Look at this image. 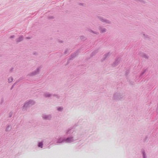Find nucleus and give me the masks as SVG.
<instances>
[{"label":"nucleus","instance_id":"obj_6","mask_svg":"<svg viewBox=\"0 0 158 158\" xmlns=\"http://www.w3.org/2000/svg\"><path fill=\"white\" fill-rule=\"evenodd\" d=\"M40 69V67H38L36 70L30 73L28 75L30 76H32L36 75L39 73Z\"/></svg>","mask_w":158,"mask_h":158},{"label":"nucleus","instance_id":"obj_34","mask_svg":"<svg viewBox=\"0 0 158 158\" xmlns=\"http://www.w3.org/2000/svg\"><path fill=\"white\" fill-rule=\"evenodd\" d=\"M13 69H13V68H11V69H10V72H12L13 71Z\"/></svg>","mask_w":158,"mask_h":158},{"label":"nucleus","instance_id":"obj_38","mask_svg":"<svg viewBox=\"0 0 158 158\" xmlns=\"http://www.w3.org/2000/svg\"><path fill=\"white\" fill-rule=\"evenodd\" d=\"M27 39H30V38L29 37H27Z\"/></svg>","mask_w":158,"mask_h":158},{"label":"nucleus","instance_id":"obj_17","mask_svg":"<svg viewBox=\"0 0 158 158\" xmlns=\"http://www.w3.org/2000/svg\"><path fill=\"white\" fill-rule=\"evenodd\" d=\"M141 152L143 155V158H147L145 150L143 149H142L141 150Z\"/></svg>","mask_w":158,"mask_h":158},{"label":"nucleus","instance_id":"obj_33","mask_svg":"<svg viewBox=\"0 0 158 158\" xmlns=\"http://www.w3.org/2000/svg\"><path fill=\"white\" fill-rule=\"evenodd\" d=\"M15 37V36L14 35H11L10 36V38L11 39L14 38Z\"/></svg>","mask_w":158,"mask_h":158},{"label":"nucleus","instance_id":"obj_12","mask_svg":"<svg viewBox=\"0 0 158 158\" xmlns=\"http://www.w3.org/2000/svg\"><path fill=\"white\" fill-rule=\"evenodd\" d=\"M23 36L21 35L19 38L16 39V41L17 43H19L21 41L23 40Z\"/></svg>","mask_w":158,"mask_h":158},{"label":"nucleus","instance_id":"obj_14","mask_svg":"<svg viewBox=\"0 0 158 158\" xmlns=\"http://www.w3.org/2000/svg\"><path fill=\"white\" fill-rule=\"evenodd\" d=\"M52 94H50L48 92L44 93V96L45 98H50L52 96Z\"/></svg>","mask_w":158,"mask_h":158},{"label":"nucleus","instance_id":"obj_32","mask_svg":"<svg viewBox=\"0 0 158 158\" xmlns=\"http://www.w3.org/2000/svg\"><path fill=\"white\" fill-rule=\"evenodd\" d=\"M3 102H4L3 99V98H2L1 100V104Z\"/></svg>","mask_w":158,"mask_h":158},{"label":"nucleus","instance_id":"obj_26","mask_svg":"<svg viewBox=\"0 0 158 158\" xmlns=\"http://www.w3.org/2000/svg\"><path fill=\"white\" fill-rule=\"evenodd\" d=\"M129 70L128 69L126 70L125 73V75L127 76L129 73Z\"/></svg>","mask_w":158,"mask_h":158},{"label":"nucleus","instance_id":"obj_22","mask_svg":"<svg viewBox=\"0 0 158 158\" xmlns=\"http://www.w3.org/2000/svg\"><path fill=\"white\" fill-rule=\"evenodd\" d=\"M13 81V78L12 77H9L8 79V81L9 83H10Z\"/></svg>","mask_w":158,"mask_h":158},{"label":"nucleus","instance_id":"obj_2","mask_svg":"<svg viewBox=\"0 0 158 158\" xmlns=\"http://www.w3.org/2000/svg\"><path fill=\"white\" fill-rule=\"evenodd\" d=\"M124 97V95L123 94L116 92L113 95V99L115 100H119L123 99Z\"/></svg>","mask_w":158,"mask_h":158},{"label":"nucleus","instance_id":"obj_5","mask_svg":"<svg viewBox=\"0 0 158 158\" xmlns=\"http://www.w3.org/2000/svg\"><path fill=\"white\" fill-rule=\"evenodd\" d=\"M81 50V49H79L78 50L76 51L73 54H72L70 57L69 58L68 62L69 60H72L73 58L75 57L77 55L78 52L80 51Z\"/></svg>","mask_w":158,"mask_h":158},{"label":"nucleus","instance_id":"obj_4","mask_svg":"<svg viewBox=\"0 0 158 158\" xmlns=\"http://www.w3.org/2000/svg\"><path fill=\"white\" fill-rule=\"evenodd\" d=\"M42 119L45 120H51L52 118V115L51 114H43L42 115Z\"/></svg>","mask_w":158,"mask_h":158},{"label":"nucleus","instance_id":"obj_21","mask_svg":"<svg viewBox=\"0 0 158 158\" xmlns=\"http://www.w3.org/2000/svg\"><path fill=\"white\" fill-rule=\"evenodd\" d=\"M11 129V128H10V126L9 125H8L6 127V131H10Z\"/></svg>","mask_w":158,"mask_h":158},{"label":"nucleus","instance_id":"obj_35","mask_svg":"<svg viewBox=\"0 0 158 158\" xmlns=\"http://www.w3.org/2000/svg\"><path fill=\"white\" fill-rule=\"evenodd\" d=\"M130 84H131V85H133V82H130Z\"/></svg>","mask_w":158,"mask_h":158},{"label":"nucleus","instance_id":"obj_3","mask_svg":"<svg viewBox=\"0 0 158 158\" xmlns=\"http://www.w3.org/2000/svg\"><path fill=\"white\" fill-rule=\"evenodd\" d=\"M78 139V138L75 139L72 135H71L67 138H65V143H73Z\"/></svg>","mask_w":158,"mask_h":158},{"label":"nucleus","instance_id":"obj_10","mask_svg":"<svg viewBox=\"0 0 158 158\" xmlns=\"http://www.w3.org/2000/svg\"><path fill=\"white\" fill-rule=\"evenodd\" d=\"M73 131L72 130V128H69L65 131V134L67 136H70V135L73 133Z\"/></svg>","mask_w":158,"mask_h":158},{"label":"nucleus","instance_id":"obj_18","mask_svg":"<svg viewBox=\"0 0 158 158\" xmlns=\"http://www.w3.org/2000/svg\"><path fill=\"white\" fill-rule=\"evenodd\" d=\"M141 56L145 58L146 59H148V56L144 53H142L141 54Z\"/></svg>","mask_w":158,"mask_h":158},{"label":"nucleus","instance_id":"obj_28","mask_svg":"<svg viewBox=\"0 0 158 158\" xmlns=\"http://www.w3.org/2000/svg\"><path fill=\"white\" fill-rule=\"evenodd\" d=\"M91 31L94 33V34H99V33L98 32H96V31H92V30H91Z\"/></svg>","mask_w":158,"mask_h":158},{"label":"nucleus","instance_id":"obj_15","mask_svg":"<svg viewBox=\"0 0 158 158\" xmlns=\"http://www.w3.org/2000/svg\"><path fill=\"white\" fill-rule=\"evenodd\" d=\"M110 55V52H108L107 53H106L104 55V57H103V58L101 60V61H104V60H106V58H107V57L109 55Z\"/></svg>","mask_w":158,"mask_h":158},{"label":"nucleus","instance_id":"obj_16","mask_svg":"<svg viewBox=\"0 0 158 158\" xmlns=\"http://www.w3.org/2000/svg\"><path fill=\"white\" fill-rule=\"evenodd\" d=\"M99 29L100 32L102 33L105 32L106 31V29L105 28H102L101 27H99Z\"/></svg>","mask_w":158,"mask_h":158},{"label":"nucleus","instance_id":"obj_36","mask_svg":"<svg viewBox=\"0 0 158 158\" xmlns=\"http://www.w3.org/2000/svg\"><path fill=\"white\" fill-rule=\"evenodd\" d=\"M147 139V137H146L145 138V139L144 140V141H145L146 140V139Z\"/></svg>","mask_w":158,"mask_h":158},{"label":"nucleus","instance_id":"obj_20","mask_svg":"<svg viewBox=\"0 0 158 158\" xmlns=\"http://www.w3.org/2000/svg\"><path fill=\"white\" fill-rule=\"evenodd\" d=\"M80 39L82 41H84L85 40L86 38L84 36H81L80 37Z\"/></svg>","mask_w":158,"mask_h":158},{"label":"nucleus","instance_id":"obj_39","mask_svg":"<svg viewBox=\"0 0 158 158\" xmlns=\"http://www.w3.org/2000/svg\"><path fill=\"white\" fill-rule=\"evenodd\" d=\"M81 4V5H83V4H82V3H81V4Z\"/></svg>","mask_w":158,"mask_h":158},{"label":"nucleus","instance_id":"obj_19","mask_svg":"<svg viewBox=\"0 0 158 158\" xmlns=\"http://www.w3.org/2000/svg\"><path fill=\"white\" fill-rule=\"evenodd\" d=\"M98 52V49L96 50H94V52H92V54L91 55V56H94L96 53H97Z\"/></svg>","mask_w":158,"mask_h":158},{"label":"nucleus","instance_id":"obj_9","mask_svg":"<svg viewBox=\"0 0 158 158\" xmlns=\"http://www.w3.org/2000/svg\"><path fill=\"white\" fill-rule=\"evenodd\" d=\"M146 71H147V69H145L144 70H143V71L142 72V73L140 74V76H139L138 79H136L135 80L136 82H138L139 81L140 79L141 78H142L143 75L145 73Z\"/></svg>","mask_w":158,"mask_h":158},{"label":"nucleus","instance_id":"obj_31","mask_svg":"<svg viewBox=\"0 0 158 158\" xmlns=\"http://www.w3.org/2000/svg\"><path fill=\"white\" fill-rule=\"evenodd\" d=\"M143 35L144 36V37L145 38H148V35H145L144 34H143Z\"/></svg>","mask_w":158,"mask_h":158},{"label":"nucleus","instance_id":"obj_13","mask_svg":"<svg viewBox=\"0 0 158 158\" xmlns=\"http://www.w3.org/2000/svg\"><path fill=\"white\" fill-rule=\"evenodd\" d=\"M43 141H42L38 143L37 146L38 148H42L43 146Z\"/></svg>","mask_w":158,"mask_h":158},{"label":"nucleus","instance_id":"obj_29","mask_svg":"<svg viewBox=\"0 0 158 158\" xmlns=\"http://www.w3.org/2000/svg\"><path fill=\"white\" fill-rule=\"evenodd\" d=\"M15 84H16V83H15L14 84L12 85L11 87V88L10 90H11L13 88L14 86L15 85Z\"/></svg>","mask_w":158,"mask_h":158},{"label":"nucleus","instance_id":"obj_25","mask_svg":"<svg viewBox=\"0 0 158 158\" xmlns=\"http://www.w3.org/2000/svg\"><path fill=\"white\" fill-rule=\"evenodd\" d=\"M52 96L56 97L57 98H59L60 97L59 95L55 94H52Z\"/></svg>","mask_w":158,"mask_h":158},{"label":"nucleus","instance_id":"obj_37","mask_svg":"<svg viewBox=\"0 0 158 158\" xmlns=\"http://www.w3.org/2000/svg\"><path fill=\"white\" fill-rule=\"evenodd\" d=\"M59 42L60 43H62L63 42V41H62L59 40Z\"/></svg>","mask_w":158,"mask_h":158},{"label":"nucleus","instance_id":"obj_23","mask_svg":"<svg viewBox=\"0 0 158 158\" xmlns=\"http://www.w3.org/2000/svg\"><path fill=\"white\" fill-rule=\"evenodd\" d=\"M69 53V50L68 49H66L64 52V54L65 55L68 54Z\"/></svg>","mask_w":158,"mask_h":158},{"label":"nucleus","instance_id":"obj_7","mask_svg":"<svg viewBox=\"0 0 158 158\" xmlns=\"http://www.w3.org/2000/svg\"><path fill=\"white\" fill-rule=\"evenodd\" d=\"M65 143V138L60 137L57 139L56 143L57 144H60Z\"/></svg>","mask_w":158,"mask_h":158},{"label":"nucleus","instance_id":"obj_40","mask_svg":"<svg viewBox=\"0 0 158 158\" xmlns=\"http://www.w3.org/2000/svg\"><path fill=\"white\" fill-rule=\"evenodd\" d=\"M34 55H35V53H34Z\"/></svg>","mask_w":158,"mask_h":158},{"label":"nucleus","instance_id":"obj_27","mask_svg":"<svg viewBox=\"0 0 158 158\" xmlns=\"http://www.w3.org/2000/svg\"><path fill=\"white\" fill-rule=\"evenodd\" d=\"M13 112H12V111H11L9 114V117L10 118L11 117L12 115H13Z\"/></svg>","mask_w":158,"mask_h":158},{"label":"nucleus","instance_id":"obj_24","mask_svg":"<svg viewBox=\"0 0 158 158\" xmlns=\"http://www.w3.org/2000/svg\"><path fill=\"white\" fill-rule=\"evenodd\" d=\"M63 110V108L61 107H58L57 108V110L58 111H62Z\"/></svg>","mask_w":158,"mask_h":158},{"label":"nucleus","instance_id":"obj_30","mask_svg":"<svg viewBox=\"0 0 158 158\" xmlns=\"http://www.w3.org/2000/svg\"><path fill=\"white\" fill-rule=\"evenodd\" d=\"M48 18L49 19H52L53 18V17L52 16H49Z\"/></svg>","mask_w":158,"mask_h":158},{"label":"nucleus","instance_id":"obj_11","mask_svg":"<svg viewBox=\"0 0 158 158\" xmlns=\"http://www.w3.org/2000/svg\"><path fill=\"white\" fill-rule=\"evenodd\" d=\"M99 19L102 22H105L106 23H110V21L106 19H104L102 17H98Z\"/></svg>","mask_w":158,"mask_h":158},{"label":"nucleus","instance_id":"obj_1","mask_svg":"<svg viewBox=\"0 0 158 158\" xmlns=\"http://www.w3.org/2000/svg\"><path fill=\"white\" fill-rule=\"evenodd\" d=\"M35 103V102L34 100H30L27 101L25 102L23 106V111L26 110L27 108L34 105Z\"/></svg>","mask_w":158,"mask_h":158},{"label":"nucleus","instance_id":"obj_8","mask_svg":"<svg viewBox=\"0 0 158 158\" xmlns=\"http://www.w3.org/2000/svg\"><path fill=\"white\" fill-rule=\"evenodd\" d=\"M120 60L121 58L120 57H117L116 58L115 61L112 64V66L114 67L117 66L119 63Z\"/></svg>","mask_w":158,"mask_h":158}]
</instances>
